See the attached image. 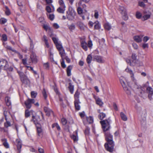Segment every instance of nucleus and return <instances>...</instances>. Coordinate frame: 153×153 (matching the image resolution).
<instances>
[{"instance_id": "nucleus-54", "label": "nucleus", "mask_w": 153, "mask_h": 153, "mask_svg": "<svg viewBox=\"0 0 153 153\" xmlns=\"http://www.w3.org/2000/svg\"><path fill=\"white\" fill-rule=\"evenodd\" d=\"M7 21V20L4 18H2L0 19V22L2 24H4Z\"/></svg>"}, {"instance_id": "nucleus-4", "label": "nucleus", "mask_w": 153, "mask_h": 153, "mask_svg": "<svg viewBox=\"0 0 153 153\" xmlns=\"http://www.w3.org/2000/svg\"><path fill=\"white\" fill-rule=\"evenodd\" d=\"M120 81L124 90L126 91V94L128 95L130 94L131 91L127 87V83L125 79L123 78H122V79L120 78Z\"/></svg>"}, {"instance_id": "nucleus-36", "label": "nucleus", "mask_w": 153, "mask_h": 153, "mask_svg": "<svg viewBox=\"0 0 153 153\" xmlns=\"http://www.w3.org/2000/svg\"><path fill=\"white\" fill-rule=\"evenodd\" d=\"M68 27L71 31H73L75 28V26L74 24L73 23L71 25H68Z\"/></svg>"}, {"instance_id": "nucleus-25", "label": "nucleus", "mask_w": 153, "mask_h": 153, "mask_svg": "<svg viewBox=\"0 0 153 153\" xmlns=\"http://www.w3.org/2000/svg\"><path fill=\"white\" fill-rule=\"evenodd\" d=\"M151 15V13L149 12L148 14H145L143 17V20L145 21L150 18Z\"/></svg>"}, {"instance_id": "nucleus-14", "label": "nucleus", "mask_w": 153, "mask_h": 153, "mask_svg": "<svg viewBox=\"0 0 153 153\" xmlns=\"http://www.w3.org/2000/svg\"><path fill=\"white\" fill-rule=\"evenodd\" d=\"M134 88L136 89L139 90L140 91V96H142L143 94H145L144 91L143 90V88L141 87L140 86H139L137 83H135V85L134 86Z\"/></svg>"}, {"instance_id": "nucleus-44", "label": "nucleus", "mask_w": 153, "mask_h": 153, "mask_svg": "<svg viewBox=\"0 0 153 153\" xmlns=\"http://www.w3.org/2000/svg\"><path fill=\"white\" fill-rule=\"evenodd\" d=\"M71 138L72 139L74 142H77L78 140V137L77 136L73 135L71 136Z\"/></svg>"}, {"instance_id": "nucleus-43", "label": "nucleus", "mask_w": 153, "mask_h": 153, "mask_svg": "<svg viewBox=\"0 0 153 153\" xmlns=\"http://www.w3.org/2000/svg\"><path fill=\"white\" fill-rule=\"evenodd\" d=\"M52 39L55 45L60 42H58V39L55 37H52Z\"/></svg>"}, {"instance_id": "nucleus-49", "label": "nucleus", "mask_w": 153, "mask_h": 153, "mask_svg": "<svg viewBox=\"0 0 153 153\" xmlns=\"http://www.w3.org/2000/svg\"><path fill=\"white\" fill-rule=\"evenodd\" d=\"M136 16L137 19H140L142 16V14L141 13L138 11L137 12L136 14Z\"/></svg>"}, {"instance_id": "nucleus-64", "label": "nucleus", "mask_w": 153, "mask_h": 153, "mask_svg": "<svg viewBox=\"0 0 153 153\" xmlns=\"http://www.w3.org/2000/svg\"><path fill=\"white\" fill-rule=\"evenodd\" d=\"M43 65L44 67L46 69L48 68L49 67V65L48 63H44Z\"/></svg>"}, {"instance_id": "nucleus-23", "label": "nucleus", "mask_w": 153, "mask_h": 153, "mask_svg": "<svg viewBox=\"0 0 153 153\" xmlns=\"http://www.w3.org/2000/svg\"><path fill=\"white\" fill-rule=\"evenodd\" d=\"M72 68V66L71 65H69L68 67L67 68V74L68 76H70L71 74V71Z\"/></svg>"}, {"instance_id": "nucleus-41", "label": "nucleus", "mask_w": 153, "mask_h": 153, "mask_svg": "<svg viewBox=\"0 0 153 153\" xmlns=\"http://www.w3.org/2000/svg\"><path fill=\"white\" fill-rule=\"evenodd\" d=\"M106 116L105 114L103 113H100L98 116V118L100 120H102L105 118Z\"/></svg>"}, {"instance_id": "nucleus-9", "label": "nucleus", "mask_w": 153, "mask_h": 153, "mask_svg": "<svg viewBox=\"0 0 153 153\" xmlns=\"http://www.w3.org/2000/svg\"><path fill=\"white\" fill-rule=\"evenodd\" d=\"M75 15V12L73 10H70L69 9L66 12L67 18L69 20H72L74 18Z\"/></svg>"}, {"instance_id": "nucleus-24", "label": "nucleus", "mask_w": 153, "mask_h": 153, "mask_svg": "<svg viewBox=\"0 0 153 153\" xmlns=\"http://www.w3.org/2000/svg\"><path fill=\"white\" fill-rule=\"evenodd\" d=\"M95 100L97 104L100 106H102L103 105V103L100 98L99 97L96 98H95Z\"/></svg>"}, {"instance_id": "nucleus-63", "label": "nucleus", "mask_w": 153, "mask_h": 153, "mask_svg": "<svg viewBox=\"0 0 153 153\" xmlns=\"http://www.w3.org/2000/svg\"><path fill=\"white\" fill-rule=\"evenodd\" d=\"M132 58L134 60H135L137 59V56L135 53H133L131 56Z\"/></svg>"}, {"instance_id": "nucleus-1", "label": "nucleus", "mask_w": 153, "mask_h": 153, "mask_svg": "<svg viewBox=\"0 0 153 153\" xmlns=\"http://www.w3.org/2000/svg\"><path fill=\"white\" fill-rule=\"evenodd\" d=\"M111 120L110 118L100 121L104 131L105 132L106 139L107 143L105 144V147L107 151L112 152L114 151V144L113 140V136L109 132H107L110 128V123Z\"/></svg>"}, {"instance_id": "nucleus-13", "label": "nucleus", "mask_w": 153, "mask_h": 153, "mask_svg": "<svg viewBox=\"0 0 153 153\" xmlns=\"http://www.w3.org/2000/svg\"><path fill=\"white\" fill-rule=\"evenodd\" d=\"M36 126L38 135L39 137L42 136L43 134V130L42 128L41 125L40 124H37Z\"/></svg>"}, {"instance_id": "nucleus-46", "label": "nucleus", "mask_w": 153, "mask_h": 153, "mask_svg": "<svg viewBox=\"0 0 153 153\" xmlns=\"http://www.w3.org/2000/svg\"><path fill=\"white\" fill-rule=\"evenodd\" d=\"M119 10L120 11V13L122 15H123V13H124V12H126V9L123 7H120L119 8Z\"/></svg>"}, {"instance_id": "nucleus-48", "label": "nucleus", "mask_w": 153, "mask_h": 153, "mask_svg": "<svg viewBox=\"0 0 153 153\" xmlns=\"http://www.w3.org/2000/svg\"><path fill=\"white\" fill-rule=\"evenodd\" d=\"M144 1H139L138 2V5L140 6L143 8H144L146 7V5L144 4Z\"/></svg>"}, {"instance_id": "nucleus-42", "label": "nucleus", "mask_w": 153, "mask_h": 153, "mask_svg": "<svg viewBox=\"0 0 153 153\" xmlns=\"http://www.w3.org/2000/svg\"><path fill=\"white\" fill-rule=\"evenodd\" d=\"M42 94L45 100H46L47 97L48 95L46 93V92L45 88L43 89V90L42 91Z\"/></svg>"}, {"instance_id": "nucleus-27", "label": "nucleus", "mask_w": 153, "mask_h": 153, "mask_svg": "<svg viewBox=\"0 0 153 153\" xmlns=\"http://www.w3.org/2000/svg\"><path fill=\"white\" fill-rule=\"evenodd\" d=\"M9 118H7V120H6V122L4 123V127L7 128L11 126V123L9 121Z\"/></svg>"}, {"instance_id": "nucleus-51", "label": "nucleus", "mask_w": 153, "mask_h": 153, "mask_svg": "<svg viewBox=\"0 0 153 153\" xmlns=\"http://www.w3.org/2000/svg\"><path fill=\"white\" fill-rule=\"evenodd\" d=\"M62 124L63 125H65L67 123V120L66 119L64 118H62L61 120Z\"/></svg>"}, {"instance_id": "nucleus-56", "label": "nucleus", "mask_w": 153, "mask_h": 153, "mask_svg": "<svg viewBox=\"0 0 153 153\" xmlns=\"http://www.w3.org/2000/svg\"><path fill=\"white\" fill-rule=\"evenodd\" d=\"M6 11H5V13L7 15H9L10 13V11L7 7H6Z\"/></svg>"}, {"instance_id": "nucleus-58", "label": "nucleus", "mask_w": 153, "mask_h": 153, "mask_svg": "<svg viewBox=\"0 0 153 153\" xmlns=\"http://www.w3.org/2000/svg\"><path fill=\"white\" fill-rule=\"evenodd\" d=\"M149 39V37L147 36H145L143 38V41L144 42H146Z\"/></svg>"}, {"instance_id": "nucleus-21", "label": "nucleus", "mask_w": 153, "mask_h": 153, "mask_svg": "<svg viewBox=\"0 0 153 153\" xmlns=\"http://www.w3.org/2000/svg\"><path fill=\"white\" fill-rule=\"evenodd\" d=\"M3 44L5 48L8 50H10L14 52H16V51L13 49L11 46L6 45L4 42L3 43Z\"/></svg>"}, {"instance_id": "nucleus-53", "label": "nucleus", "mask_w": 153, "mask_h": 153, "mask_svg": "<svg viewBox=\"0 0 153 153\" xmlns=\"http://www.w3.org/2000/svg\"><path fill=\"white\" fill-rule=\"evenodd\" d=\"M3 144L6 148H8L9 147V145L7 142L6 140H5V141L3 143Z\"/></svg>"}, {"instance_id": "nucleus-8", "label": "nucleus", "mask_w": 153, "mask_h": 153, "mask_svg": "<svg viewBox=\"0 0 153 153\" xmlns=\"http://www.w3.org/2000/svg\"><path fill=\"white\" fill-rule=\"evenodd\" d=\"M82 3L81 1H79L78 3V5L79 7H78L77 9V12L78 14L81 15V16L83 20L85 19V17L84 16L82 15L83 13L85 14L87 13V11L85 9L84 10V11H83L82 8L80 6H81Z\"/></svg>"}, {"instance_id": "nucleus-38", "label": "nucleus", "mask_w": 153, "mask_h": 153, "mask_svg": "<svg viewBox=\"0 0 153 153\" xmlns=\"http://www.w3.org/2000/svg\"><path fill=\"white\" fill-rule=\"evenodd\" d=\"M55 127H56L57 128V130L58 131L60 130L61 129L59 125L57 123H54L52 125V128H54Z\"/></svg>"}, {"instance_id": "nucleus-18", "label": "nucleus", "mask_w": 153, "mask_h": 153, "mask_svg": "<svg viewBox=\"0 0 153 153\" xmlns=\"http://www.w3.org/2000/svg\"><path fill=\"white\" fill-rule=\"evenodd\" d=\"M17 147L18 153H20L21 152V148L22 146V142L19 139H17L16 140Z\"/></svg>"}, {"instance_id": "nucleus-47", "label": "nucleus", "mask_w": 153, "mask_h": 153, "mask_svg": "<svg viewBox=\"0 0 153 153\" xmlns=\"http://www.w3.org/2000/svg\"><path fill=\"white\" fill-rule=\"evenodd\" d=\"M65 56H64L63 58H62V61L61 62V66L63 68H65L66 67V65L65 64L64 59V58H65Z\"/></svg>"}, {"instance_id": "nucleus-61", "label": "nucleus", "mask_w": 153, "mask_h": 153, "mask_svg": "<svg viewBox=\"0 0 153 153\" xmlns=\"http://www.w3.org/2000/svg\"><path fill=\"white\" fill-rule=\"evenodd\" d=\"M132 45L134 49H138V46L135 43H133L132 44Z\"/></svg>"}, {"instance_id": "nucleus-22", "label": "nucleus", "mask_w": 153, "mask_h": 153, "mask_svg": "<svg viewBox=\"0 0 153 153\" xmlns=\"http://www.w3.org/2000/svg\"><path fill=\"white\" fill-rule=\"evenodd\" d=\"M81 45L83 49L85 51L87 50V43L84 41H82L81 42Z\"/></svg>"}, {"instance_id": "nucleus-19", "label": "nucleus", "mask_w": 153, "mask_h": 153, "mask_svg": "<svg viewBox=\"0 0 153 153\" xmlns=\"http://www.w3.org/2000/svg\"><path fill=\"white\" fill-rule=\"evenodd\" d=\"M143 37L142 35L136 36L134 37V40L137 42H141L142 38Z\"/></svg>"}, {"instance_id": "nucleus-57", "label": "nucleus", "mask_w": 153, "mask_h": 153, "mask_svg": "<svg viewBox=\"0 0 153 153\" xmlns=\"http://www.w3.org/2000/svg\"><path fill=\"white\" fill-rule=\"evenodd\" d=\"M31 95L32 98H35L37 95V94L34 91L31 92Z\"/></svg>"}, {"instance_id": "nucleus-16", "label": "nucleus", "mask_w": 153, "mask_h": 153, "mask_svg": "<svg viewBox=\"0 0 153 153\" xmlns=\"http://www.w3.org/2000/svg\"><path fill=\"white\" fill-rule=\"evenodd\" d=\"M3 110L4 111L3 114L4 116L5 120H7V118H8L7 116L9 117V115L12 117V115L11 114L10 112V111H8L7 110L6 108H3Z\"/></svg>"}, {"instance_id": "nucleus-2", "label": "nucleus", "mask_w": 153, "mask_h": 153, "mask_svg": "<svg viewBox=\"0 0 153 153\" xmlns=\"http://www.w3.org/2000/svg\"><path fill=\"white\" fill-rule=\"evenodd\" d=\"M80 93L78 90H77L75 92L74 95V104L76 110L79 111L80 109L81 102L79 100V97Z\"/></svg>"}, {"instance_id": "nucleus-31", "label": "nucleus", "mask_w": 153, "mask_h": 153, "mask_svg": "<svg viewBox=\"0 0 153 153\" xmlns=\"http://www.w3.org/2000/svg\"><path fill=\"white\" fill-rule=\"evenodd\" d=\"M92 60V56L90 54L88 55L86 59V61L87 63L88 64H90Z\"/></svg>"}, {"instance_id": "nucleus-34", "label": "nucleus", "mask_w": 153, "mask_h": 153, "mask_svg": "<svg viewBox=\"0 0 153 153\" xmlns=\"http://www.w3.org/2000/svg\"><path fill=\"white\" fill-rule=\"evenodd\" d=\"M43 39L47 47L48 48H49V45L48 42V40L47 39V37L45 35H44L43 36Z\"/></svg>"}, {"instance_id": "nucleus-52", "label": "nucleus", "mask_w": 153, "mask_h": 153, "mask_svg": "<svg viewBox=\"0 0 153 153\" xmlns=\"http://www.w3.org/2000/svg\"><path fill=\"white\" fill-rule=\"evenodd\" d=\"M30 115V112L28 109L25 110V116L26 117H28Z\"/></svg>"}, {"instance_id": "nucleus-11", "label": "nucleus", "mask_w": 153, "mask_h": 153, "mask_svg": "<svg viewBox=\"0 0 153 153\" xmlns=\"http://www.w3.org/2000/svg\"><path fill=\"white\" fill-rule=\"evenodd\" d=\"M8 67L7 61L5 60H3L0 61V69L4 68V69H7Z\"/></svg>"}, {"instance_id": "nucleus-17", "label": "nucleus", "mask_w": 153, "mask_h": 153, "mask_svg": "<svg viewBox=\"0 0 153 153\" xmlns=\"http://www.w3.org/2000/svg\"><path fill=\"white\" fill-rule=\"evenodd\" d=\"M44 111L46 114V115L49 116L51 114H53V111L48 108L45 107L44 108Z\"/></svg>"}, {"instance_id": "nucleus-39", "label": "nucleus", "mask_w": 153, "mask_h": 153, "mask_svg": "<svg viewBox=\"0 0 153 153\" xmlns=\"http://www.w3.org/2000/svg\"><path fill=\"white\" fill-rule=\"evenodd\" d=\"M48 18L51 20L52 21L54 18V14H52L47 13V14Z\"/></svg>"}, {"instance_id": "nucleus-15", "label": "nucleus", "mask_w": 153, "mask_h": 153, "mask_svg": "<svg viewBox=\"0 0 153 153\" xmlns=\"http://www.w3.org/2000/svg\"><path fill=\"white\" fill-rule=\"evenodd\" d=\"M94 60L100 63H103L104 62V60L103 59L102 56L98 55H96L94 57Z\"/></svg>"}, {"instance_id": "nucleus-33", "label": "nucleus", "mask_w": 153, "mask_h": 153, "mask_svg": "<svg viewBox=\"0 0 153 153\" xmlns=\"http://www.w3.org/2000/svg\"><path fill=\"white\" fill-rule=\"evenodd\" d=\"M104 27L105 29L108 30H110L111 28V25L108 23L105 24Z\"/></svg>"}, {"instance_id": "nucleus-10", "label": "nucleus", "mask_w": 153, "mask_h": 153, "mask_svg": "<svg viewBox=\"0 0 153 153\" xmlns=\"http://www.w3.org/2000/svg\"><path fill=\"white\" fill-rule=\"evenodd\" d=\"M35 100L34 99H28L25 102V104L27 108L30 109L31 107V104L34 103Z\"/></svg>"}, {"instance_id": "nucleus-5", "label": "nucleus", "mask_w": 153, "mask_h": 153, "mask_svg": "<svg viewBox=\"0 0 153 153\" xmlns=\"http://www.w3.org/2000/svg\"><path fill=\"white\" fill-rule=\"evenodd\" d=\"M21 81L22 83L27 84L29 82V80L27 79L26 76L24 73L21 71H18Z\"/></svg>"}, {"instance_id": "nucleus-12", "label": "nucleus", "mask_w": 153, "mask_h": 153, "mask_svg": "<svg viewBox=\"0 0 153 153\" xmlns=\"http://www.w3.org/2000/svg\"><path fill=\"white\" fill-rule=\"evenodd\" d=\"M147 92L148 94V97L150 100L152 99V96L153 95V89L151 87H148L146 88Z\"/></svg>"}, {"instance_id": "nucleus-32", "label": "nucleus", "mask_w": 153, "mask_h": 153, "mask_svg": "<svg viewBox=\"0 0 153 153\" xmlns=\"http://www.w3.org/2000/svg\"><path fill=\"white\" fill-rule=\"evenodd\" d=\"M5 100L6 105L8 106H9L11 104L10 98L8 97H6L5 98Z\"/></svg>"}, {"instance_id": "nucleus-59", "label": "nucleus", "mask_w": 153, "mask_h": 153, "mask_svg": "<svg viewBox=\"0 0 153 153\" xmlns=\"http://www.w3.org/2000/svg\"><path fill=\"white\" fill-rule=\"evenodd\" d=\"M94 17L96 19H97L98 17L99 14L98 12L96 11L95 10V14H94Z\"/></svg>"}, {"instance_id": "nucleus-28", "label": "nucleus", "mask_w": 153, "mask_h": 153, "mask_svg": "<svg viewBox=\"0 0 153 153\" xmlns=\"http://www.w3.org/2000/svg\"><path fill=\"white\" fill-rule=\"evenodd\" d=\"M94 28L96 30H99L101 28V25L99 22L96 21L94 22Z\"/></svg>"}, {"instance_id": "nucleus-29", "label": "nucleus", "mask_w": 153, "mask_h": 153, "mask_svg": "<svg viewBox=\"0 0 153 153\" xmlns=\"http://www.w3.org/2000/svg\"><path fill=\"white\" fill-rule=\"evenodd\" d=\"M120 115L122 119L124 121H126L127 120V117L126 116L123 112L120 113Z\"/></svg>"}, {"instance_id": "nucleus-40", "label": "nucleus", "mask_w": 153, "mask_h": 153, "mask_svg": "<svg viewBox=\"0 0 153 153\" xmlns=\"http://www.w3.org/2000/svg\"><path fill=\"white\" fill-rule=\"evenodd\" d=\"M86 119L87 122L89 123H92L93 122V118L91 117H86Z\"/></svg>"}, {"instance_id": "nucleus-30", "label": "nucleus", "mask_w": 153, "mask_h": 153, "mask_svg": "<svg viewBox=\"0 0 153 153\" xmlns=\"http://www.w3.org/2000/svg\"><path fill=\"white\" fill-rule=\"evenodd\" d=\"M68 88L70 91L71 94H73L74 91V86L72 85L71 83L69 84Z\"/></svg>"}, {"instance_id": "nucleus-50", "label": "nucleus", "mask_w": 153, "mask_h": 153, "mask_svg": "<svg viewBox=\"0 0 153 153\" xmlns=\"http://www.w3.org/2000/svg\"><path fill=\"white\" fill-rule=\"evenodd\" d=\"M7 35L5 34H4L2 36V40L4 41H6L7 40Z\"/></svg>"}, {"instance_id": "nucleus-20", "label": "nucleus", "mask_w": 153, "mask_h": 153, "mask_svg": "<svg viewBox=\"0 0 153 153\" xmlns=\"http://www.w3.org/2000/svg\"><path fill=\"white\" fill-rule=\"evenodd\" d=\"M125 71L129 73L131 75V79L133 81H134L135 79L134 78V74L133 73L132 71L129 69L128 67H127Z\"/></svg>"}, {"instance_id": "nucleus-37", "label": "nucleus", "mask_w": 153, "mask_h": 153, "mask_svg": "<svg viewBox=\"0 0 153 153\" xmlns=\"http://www.w3.org/2000/svg\"><path fill=\"white\" fill-rule=\"evenodd\" d=\"M58 3L60 7H65L66 6L63 0H59Z\"/></svg>"}, {"instance_id": "nucleus-45", "label": "nucleus", "mask_w": 153, "mask_h": 153, "mask_svg": "<svg viewBox=\"0 0 153 153\" xmlns=\"http://www.w3.org/2000/svg\"><path fill=\"white\" fill-rule=\"evenodd\" d=\"M123 18L125 20H127L128 19V17L127 14V12H124L123 13Z\"/></svg>"}, {"instance_id": "nucleus-7", "label": "nucleus", "mask_w": 153, "mask_h": 153, "mask_svg": "<svg viewBox=\"0 0 153 153\" xmlns=\"http://www.w3.org/2000/svg\"><path fill=\"white\" fill-rule=\"evenodd\" d=\"M29 65H31L32 63H36L37 62V59L36 55L32 53L30 55V58L27 60Z\"/></svg>"}, {"instance_id": "nucleus-6", "label": "nucleus", "mask_w": 153, "mask_h": 153, "mask_svg": "<svg viewBox=\"0 0 153 153\" xmlns=\"http://www.w3.org/2000/svg\"><path fill=\"white\" fill-rule=\"evenodd\" d=\"M56 48L59 52V54L60 55L62 58L65 56V50L63 49L62 44L59 42L56 45Z\"/></svg>"}, {"instance_id": "nucleus-35", "label": "nucleus", "mask_w": 153, "mask_h": 153, "mask_svg": "<svg viewBox=\"0 0 153 153\" xmlns=\"http://www.w3.org/2000/svg\"><path fill=\"white\" fill-rule=\"evenodd\" d=\"M32 117V119L31 120V121L32 122L33 121L36 126V125L40 124L38 123L37 120L36 119L35 116H33Z\"/></svg>"}, {"instance_id": "nucleus-62", "label": "nucleus", "mask_w": 153, "mask_h": 153, "mask_svg": "<svg viewBox=\"0 0 153 153\" xmlns=\"http://www.w3.org/2000/svg\"><path fill=\"white\" fill-rule=\"evenodd\" d=\"M142 47L143 49L148 48V45L147 43H144L142 45Z\"/></svg>"}, {"instance_id": "nucleus-55", "label": "nucleus", "mask_w": 153, "mask_h": 153, "mask_svg": "<svg viewBox=\"0 0 153 153\" xmlns=\"http://www.w3.org/2000/svg\"><path fill=\"white\" fill-rule=\"evenodd\" d=\"M46 10L47 12L49 13L51 12V8L49 6H47L46 7Z\"/></svg>"}, {"instance_id": "nucleus-60", "label": "nucleus", "mask_w": 153, "mask_h": 153, "mask_svg": "<svg viewBox=\"0 0 153 153\" xmlns=\"http://www.w3.org/2000/svg\"><path fill=\"white\" fill-rule=\"evenodd\" d=\"M113 107H114V109L116 110V111H118V108H117V105L116 104L114 103V102L113 103Z\"/></svg>"}, {"instance_id": "nucleus-3", "label": "nucleus", "mask_w": 153, "mask_h": 153, "mask_svg": "<svg viewBox=\"0 0 153 153\" xmlns=\"http://www.w3.org/2000/svg\"><path fill=\"white\" fill-rule=\"evenodd\" d=\"M120 81L124 90L126 91V94L128 95L130 94L131 91L127 87V83L125 79L123 78H122V79L120 78Z\"/></svg>"}, {"instance_id": "nucleus-26", "label": "nucleus", "mask_w": 153, "mask_h": 153, "mask_svg": "<svg viewBox=\"0 0 153 153\" xmlns=\"http://www.w3.org/2000/svg\"><path fill=\"white\" fill-rule=\"evenodd\" d=\"M65 7H59L57 10L58 12L61 13H64L65 10Z\"/></svg>"}]
</instances>
